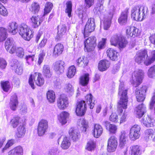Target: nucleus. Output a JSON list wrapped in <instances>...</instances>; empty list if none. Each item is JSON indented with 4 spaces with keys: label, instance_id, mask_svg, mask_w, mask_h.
I'll return each instance as SVG.
<instances>
[{
    "label": "nucleus",
    "instance_id": "a18cd8bd",
    "mask_svg": "<svg viewBox=\"0 0 155 155\" xmlns=\"http://www.w3.org/2000/svg\"><path fill=\"white\" fill-rule=\"evenodd\" d=\"M71 145L68 138L66 136L64 137L61 144V147L64 150L68 149Z\"/></svg>",
    "mask_w": 155,
    "mask_h": 155
},
{
    "label": "nucleus",
    "instance_id": "bf43d9fd",
    "mask_svg": "<svg viewBox=\"0 0 155 155\" xmlns=\"http://www.w3.org/2000/svg\"><path fill=\"white\" fill-rule=\"evenodd\" d=\"M24 51L22 48L19 47L16 49V55L18 57L22 58L24 55Z\"/></svg>",
    "mask_w": 155,
    "mask_h": 155
},
{
    "label": "nucleus",
    "instance_id": "4d7b16f0",
    "mask_svg": "<svg viewBox=\"0 0 155 155\" xmlns=\"http://www.w3.org/2000/svg\"><path fill=\"white\" fill-rule=\"evenodd\" d=\"M30 28L28 27L26 23H23L21 24L19 26V28L18 30L19 33H21L24 32L26 31L29 29Z\"/></svg>",
    "mask_w": 155,
    "mask_h": 155
},
{
    "label": "nucleus",
    "instance_id": "9d476101",
    "mask_svg": "<svg viewBox=\"0 0 155 155\" xmlns=\"http://www.w3.org/2000/svg\"><path fill=\"white\" fill-rule=\"evenodd\" d=\"M117 145V138L114 136L111 137L108 139L107 142V150L109 152H114Z\"/></svg>",
    "mask_w": 155,
    "mask_h": 155
},
{
    "label": "nucleus",
    "instance_id": "7ed1b4c3",
    "mask_svg": "<svg viewBox=\"0 0 155 155\" xmlns=\"http://www.w3.org/2000/svg\"><path fill=\"white\" fill-rule=\"evenodd\" d=\"M35 77H37L36 79H34V81L35 84L38 86H42L44 84L45 82L44 79L41 73L38 72H35L33 76L32 74H30L28 79V83L33 89H34L35 87L33 81V77L35 79Z\"/></svg>",
    "mask_w": 155,
    "mask_h": 155
},
{
    "label": "nucleus",
    "instance_id": "bb28decb",
    "mask_svg": "<svg viewBox=\"0 0 155 155\" xmlns=\"http://www.w3.org/2000/svg\"><path fill=\"white\" fill-rule=\"evenodd\" d=\"M64 63L63 61L59 60L56 61L54 66V70L58 73H62L64 70Z\"/></svg>",
    "mask_w": 155,
    "mask_h": 155
},
{
    "label": "nucleus",
    "instance_id": "a19ab883",
    "mask_svg": "<svg viewBox=\"0 0 155 155\" xmlns=\"http://www.w3.org/2000/svg\"><path fill=\"white\" fill-rule=\"evenodd\" d=\"M131 155H140L141 154V148L138 145H134L130 147Z\"/></svg>",
    "mask_w": 155,
    "mask_h": 155
},
{
    "label": "nucleus",
    "instance_id": "cd10ccee",
    "mask_svg": "<svg viewBox=\"0 0 155 155\" xmlns=\"http://www.w3.org/2000/svg\"><path fill=\"white\" fill-rule=\"evenodd\" d=\"M103 132V129L101 125L99 124L94 125L93 133L95 137L98 138L102 134Z\"/></svg>",
    "mask_w": 155,
    "mask_h": 155
},
{
    "label": "nucleus",
    "instance_id": "864d4df0",
    "mask_svg": "<svg viewBox=\"0 0 155 155\" xmlns=\"http://www.w3.org/2000/svg\"><path fill=\"white\" fill-rule=\"evenodd\" d=\"M70 136L74 141H76L78 138L77 132L76 129L73 128H71L69 131Z\"/></svg>",
    "mask_w": 155,
    "mask_h": 155
},
{
    "label": "nucleus",
    "instance_id": "603ef678",
    "mask_svg": "<svg viewBox=\"0 0 155 155\" xmlns=\"http://www.w3.org/2000/svg\"><path fill=\"white\" fill-rule=\"evenodd\" d=\"M127 41L124 37L122 36L118 43V48L120 49L125 48L127 44Z\"/></svg>",
    "mask_w": 155,
    "mask_h": 155
},
{
    "label": "nucleus",
    "instance_id": "72a5a7b5",
    "mask_svg": "<svg viewBox=\"0 0 155 155\" xmlns=\"http://www.w3.org/2000/svg\"><path fill=\"white\" fill-rule=\"evenodd\" d=\"M21 118L18 116H14L10 120V124L13 128H16L20 124Z\"/></svg>",
    "mask_w": 155,
    "mask_h": 155
},
{
    "label": "nucleus",
    "instance_id": "9b49d317",
    "mask_svg": "<svg viewBox=\"0 0 155 155\" xmlns=\"http://www.w3.org/2000/svg\"><path fill=\"white\" fill-rule=\"evenodd\" d=\"M147 88L146 86H144L140 90L137 89L135 91V95L137 101L139 102L143 101L145 98V93Z\"/></svg>",
    "mask_w": 155,
    "mask_h": 155
},
{
    "label": "nucleus",
    "instance_id": "a878e982",
    "mask_svg": "<svg viewBox=\"0 0 155 155\" xmlns=\"http://www.w3.org/2000/svg\"><path fill=\"white\" fill-rule=\"evenodd\" d=\"M107 53L111 60L113 61L117 60L119 54L116 50L112 48H109L107 51Z\"/></svg>",
    "mask_w": 155,
    "mask_h": 155
},
{
    "label": "nucleus",
    "instance_id": "f03ea898",
    "mask_svg": "<svg viewBox=\"0 0 155 155\" xmlns=\"http://www.w3.org/2000/svg\"><path fill=\"white\" fill-rule=\"evenodd\" d=\"M147 12V7L135 6L133 7L131 10V17L135 21H141L145 18Z\"/></svg>",
    "mask_w": 155,
    "mask_h": 155
},
{
    "label": "nucleus",
    "instance_id": "f704fd0d",
    "mask_svg": "<svg viewBox=\"0 0 155 155\" xmlns=\"http://www.w3.org/2000/svg\"><path fill=\"white\" fill-rule=\"evenodd\" d=\"M8 32L15 34L18 31V26L17 23L15 22H12L9 24L8 27Z\"/></svg>",
    "mask_w": 155,
    "mask_h": 155
},
{
    "label": "nucleus",
    "instance_id": "1a4fd4ad",
    "mask_svg": "<svg viewBox=\"0 0 155 155\" xmlns=\"http://www.w3.org/2000/svg\"><path fill=\"white\" fill-rule=\"evenodd\" d=\"M140 127L137 124L134 125L131 128L129 134L130 138L134 140L139 138L140 136Z\"/></svg>",
    "mask_w": 155,
    "mask_h": 155
},
{
    "label": "nucleus",
    "instance_id": "5701e85b",
    "mask_svg": "<svg viewBox=\"0 0 155 155\" xmlns=\"http://www.w3.org/2000/svg\"><path fill=\"white\" fill-rule=\"evenodd\" d=\"M128 9L126 8L121 13L118 19V22L120 24L124 25L126 24L127 20Z\"/></svg>",
    "mask_w": 155,
    "mask_h": 155
},
{
    "label": "nucleus",
    "instance_id": "6ab92c4d",
    "mask_svg": "<svg viewBox=\"0 0 155 155\" xmlns=\"http://www.w3.org/2000/svg\"><path fill=\"white\" fill-rule=\"evenodd\" d=\"M64 46L60 43L56 44L54 46L53 51V54L55 56H58L62 53L64 50Z\"/></svg>",
    "mask_w": 155,
    "mask_h": 155
},
{
    "label": "nucleus",
    "instance_id": "3c124183",
    "mask_svg": "<svg viewBox=\"0 0 155 155\" xmlns=\"http://www.w3.org/2000/svg\"><path fill=\"white\" fill-rule=\"evenodd\" d=\"M154 131L152 129H149L146 130L144 137L145 140H149L151 139Z\"/></svg>",
    "mask_w": 155,
    "mask_h": 155
},
{
    "label": "nucleus",
    "instance_id": "774afa93",
    "mask_svg": "<svg viewBox=\"0 0 155 155\" xmlns=\"http://www.w3.org/2000/svg\"><path fill=\"white\" fill-rule=\"evenodd\" d=\"M35 56L34 54L26 56L25 59L27 63L30 64L33 62L34 60Z\"/></svg>",
    "mask_w": 155,
    "mask_h": 155
},
{
    "label": "nucleus",
    "instance_id": "c85d7f7f",
    "mask_svg": "<svg viewBox=\"0 0 155 155\" xmlns=\"http://www.w3.org/2000/svg\"><path fill=\"white\" fill-rule=\"evenodd\" d=\"M110 64V63L109 61L106 60H101L98 64V69L102 71H106L109 68Z\"/></svg>",
    "mask_w": 155,
    "mask_h": 155
},
{
    "label": "nucleus",
    "instance_id": "13d9d810",
    "mask_svg": "<svg viewBox=\"0 0 155 155\" xmlns=\"http://www.w3.org/2000/svg\"><path fill=\"white\" fill-rule=\"evenodd\" d=\"M95 146L94 143L92 140H90L87 143L86 149L89 151H91L94 150Z\"/></svg>",
    "mask_w": 155,
    "mask_h": 155
},
{
    "label": "nucleus",
    "instance_id": "09e8293b",
    "mask_svg": "<svg viewBox=\"0 0 155 155\" xmlns=\"http://www.w3.org/2000/svg\"><path fill=\"white\" fill-rule=\"evenodd\" d=\"M7 36V29L3 27H0V42L5 41Z\"/></svg>",
    "mask_w": 155,
    "mask_h": 155
},
{
    "label": "nucleus",
    "instance_id": "4be33fe9",
    "mask_svg": "<svg viewBox=\"0 0 155 155\" xmlns=\"http://www.w3.org/2000/svg\"><path fill=\"white\" fill-rule=\"evenodd\" d=\"M138 30V29L134 26H128L127 27L126 34L128 36L134 37L139 35Z\"/></svg>",
    "mask_w": 155,
    "mask_h": 155
},
{
    "label": "nucleus",
    "instance_id": "c03bdc74",
    "mask_svg": "<svg viewBox=\"0 0 155 155\" xmlns=\"http://www.w3.org/2000/svg\"><path fill=\"white\" fill-rule=\"evenodd\" d=\"M53 7V4L50 2H47L45 4L44 8V12L43 16L47 15L51 11Z\"/></svg>",
    "mask_w": 155,
    "mask_h": 155
},
{
    "label": "nucleus",
    "instance_id": "7c9ffc66",
    "mask_svg": "<svg viewBox=\"0 0 155 155\" xmlns=\"http://www.w3.org/2000/svg\"><path fill=\"white\" fill-rule=\"evenodd\" d=\"M19 34L24 39L28 41H30L33 37L34 35L33 32L30 29L24 32H21Z\"/></svg>",
    "mask_w": 155,
    "mask_h": 155
},
{
    "label": "nucleus",
    "instance_id": "b1692460",
    "mask_svg": "<svg viewBox=\"0 0 155 155\" xmlns=\"http://www.w3.org/2000/svg\"><path fill=\"white\" fill-rule=\"evenodd\" d=\"M67 32V27L65 25H62L60 30L58 31L57 35L55 37L56 41H60L62 37L66 35Z\"/></svg>",
    "mask_w": 155,
    "mask_h": 155
},
{
    "label": "nucleus",
    "instance_id": "aec40b11",
    "mask_svg": "<svg viewBox=\"0 0 155 155\" xmlns=\"http://www.w3.org/2000/svg\"><path fill=\"white\" fill-rule=\"evenodd\" d=\"M23 149L21 146L18 145L10 150L8 153L7 155H23Z\"/></svg>",
    "mask_w": 155,
    "mask_h": 155
},
{
    "label": "nucleus",
    "instance_id": "c9c22d12",
    "mask_svg": "<svg viewBox=\"0 0 155 155\" xmlns=\"http://www.w3.org/2000/svg\"><path fill=\"white\" fill-rule=\"evenodd\" d=\"M46 97L50 103H54L56 97L55 92L52 90H48L46 93Z\"/></svg>",
    "mask_w": 155,
    "mask_h": 155
},
{
    "label": "nucleus",
    "instance_id": "e2e57ef3",
    "mask_svg": "<svg viewBox=\"0 0 155 155\" xmlns=\"http://www.w3.org/2000/svg\"><path fill=\"white\" fill-rule=\"evenodd\" d=\"M109 120L114 123H117L118 121V116L116 113H112L110 116L109 118Z\"/></svg>",
    "mask_w": 155,
    "mask_h": 155
},
{
    "label": "nucleus",
    "instance_id": "ea45409f",
    "mask_svg": "<svg viewBox=\"0 0 155 155\" xmlns=\"http://www.w3.org/2000/svg\"><path fill=\"white\" fill-rule=\"evenodd\" d=\"M122 36L119 34H115L112 35L110 39L111 45L115 46H117L118 43Z\"/></svg>",
    "mask_w": 155,
    "mask_h": 155
},
{
    "label": "nucleus",
    "instance_id": "4468645a",
    "mask_svg": "<svg viewBox=\"0 0 155 155\" xmlns=\"http://www.w3.org/2000/svg\"><path fill=\"white\" fill-rule=\"evenodd\" d=\"M146 55L147 56L146 50L140 51L137 53L135 56V61L138 64H141L143 62Z\"/></svg>",
    "mask_w": 155,
    "mask_h": 155
},
{
    "label": "nucleus",
    "instance_id": "8fccbe9b",
    "mask_svg": "<svg viewBox=\"0 0 155 155\" xmlns=\"http://www.w3.org/2000/svg\"><path fill=\"white\" fill-rule=\"evenodd\" d=\"M66 8L65 10V13L68 14V16L70 18L71 16L72 11V3L71 1H68L66 3Z\"/></svg>",
    "mask_w": 155,
    "mask_h": 155
},
{
    "label": "nucleus",
    "instance_id": "4c0bfd02",
    "mask_svg": "<svg viewBox=\"0 0 155 155\" xmlns=\"http://www.w3.org/2000/svg\"><path fill=\"white\" fill-rule=\"evenodd\" d=\"M89 74H86L81 76L79 79V84L83 86H87L89 81Z\"/></svg>",
    "mask_w": 155,
    "mask_h": 155
},
{
    "label": "nucleus",
    "instance_id": "dca6fc26",
    "mask_svg": "<svg viewBox=\"0 0 155 155\" xmlns=\"http://www.w3.org/2000/svg\"><path fill=\"white\" fill-rule=\"evenodd\" d=\"M12 69L18 74L21 75L23 72V65L22 63L18 61H14L11 65Z\"/></svg>",
    "mask_w": 155,
    "mask_h": 155
},
{
    "label": "nucleus",
    "instance_id": "5fc2aeb1",
    "mask_svg": "<svg viewBox=\"0 0 155 155\" xmlns=\"http://www.w3.org/2000/svg\"><path fill=\"white\" fill-rule=\"evenodd\" d=\"M88 61L87 58L82 56L78 59V65L80 66H85L87 65Z\"/></svg>",
    "mask_w": 155,
    "mask_h": 155
},
{
    "label": "nucleus",
    "instance_id": "58836bf2",
    "mask_svg": "<svg viewBox=\"0 0 155 155\" xmlns=\"http://www.w3.org/2000/svg\"><path fill=\"white\" fill-rule=\"evenodd\" d=\"M126 133L124 131L121 132L119 140V146L121 148H122L126 143L127 140Z\"/></svg>",
    "mask_w": 155,
    "mask_h": 155
},
{
    "label": "nucleus",
    "instance_id": "680f3d73",
    "mask_svg": "<svg viewBox=\"0 0 155 155\" xmlns=\"http://www.w3.org/2000/svg\"><path fill=\"white\" fill-rule=\"evenodd\" d=\"M13 45L12 42L9 38L7 39L5 42V48L7 51Z\"/></svg>",
    "mask_w": 155,
    "mask_h": 155
},
{
    "label": "nucleus",
    "instance_id": "39448f33",
    "mask_svg": "<svg viewBox=\"0 0 155 155\" xmlns=\"http://www.w3.org/2000/svg\"><path fill=\"white\" fill-rule=\"evenodd\" d=\"M68 97L64 94H60L57 100V105L58 108L60 110H65L68 105Z\"/></svg>",
    "mask_w": 155,
    "mask_h": 155
},
{
    "label": "nucleus",
    "instance_id": "6e6d98bb",
    "mask_svg": "<svg viewBox=\"0 0 155 155\" xmlns=\"http://www.w3.org/2000/svg\"><path fill=\"white\" fill-rule=\"evenodd\" d=\"M14 144L13 140H8L5 145L4 147L2 149L1 152L4 153L9 148L12 146Z\"/></svg>",
    "mask_w": 155,
    "mask_h": 155
},
{
    "label": "nucleus",
    "instance_id": "de8ad7c7",
    "mask_svg": "<svg viewBox=\"0 0 155 155\" xmlns=\"http://www.w3.org/2000/svg\"><path fill=\"white\" fill-rule=\"evenodd\" d=\"M93 96L90 94H87L85 97V100L87 104L89 105L90 109H93L94 104L93 101Z\"/></svg>",
    "mask_w": 155,
    "mask_h": 155
},
{
    "label": "nucleus",
    "instance_id": "ddd939ff",
    "mask_svg": "<svg viewBox=\"0 0 155 155\" xmlns=\"http://www.w3.org/2000/svg\"><path fill=\"white\" fill-rule=\"evenodd\" d=\"M18 104L17 95L16 93H14L12 94L10 98L9 105L11 109L13 111L16 110Z\"/></svg>",
    "mask_w": 155,
    "mask_h": 155
},
{
    "label": "nucleus",
    "instance_id": "79ce46f5",
    "mask_svg": "<svg viewBox=\"0 0 155 155\" xmlns=\"http://www.w3.org/2000/svg\"><path fill=\"white\" fill-rule=\"evenodd\" d=\"M40 9V6L39 4L37 2H33L29 8L30 11L35 14L38 13Z\"/></svg>",
    "mask_w": 155,
    "mask_h": 155
},
{
    "label": "nucleus",
    "instance_id": "f8f14e48",
    "mask_svg": "<svg viewBox=\"0 0 155 155\" xmlns=\"http://www.w3.org/2000/svg\"><path fill=\"white\" fill-rule=\"evenodd\" d=\"M69 116L70 114L68 112L64 111L61 112L58 115L57 118L61 125H63L67 123L68 119H69Z\"/></svg>",
    "mask_w": 155,
    "mask_h": 155
},
{
    "label": "nucleus",
    "instance_id": "338daca9",
    "mask_svg": "<svg viewBox=\"0 0 155 155\" xmlns=\"http://www.w3.org/2000/svg\"><path fill=\"white\" fill-rule=\"evenodd\" d=\"M82 128H83L82 130L84 132H86V129L88 127V122L84 119H83L81 121Z\"/></svg>",
    "mask_w": 155,
    "mask_h": 155
},
{
    "label": "nucleus",
    "instance_id": "20e7f679",
    "mask_svg": "<svg viewBox=\"0 0 155 155\" xmlns=\"http://www.w3.org/2000/svg\"><path fill=\"white\" fill-rule=\"evenodd\" d=\"M134 77L133 80L131 81V83L134 87H136L142 83L144 73L142 70H138L134 71Z\"/></svg>",
    "mask_w": 155,
    "mask_h": 155
},
{
    "label": "nucleus",
    "instance_id": "2f4dec72",
    "mask_svg": "<svg viewBox=\"0 0 155 155\" xmlns=\"http://www.w3.org/2000/svg\"><path fill=\"white\" fill-rule=\"evenodd\" d=\"M104 126L106 127V129L110 133L115 134L116 133L117 128L116 126L111 124L107 121H105L104 123Z\"/></svg>",
    "mask_w": 155,
    "mask_h": 155
},
{
    "label": "nucleus",
    "instance_id": "37998d69",
    "mask_svg": "<svg viewBox=\"0 0 155 155\" xmlns=\"http://www.w3.org/2000/svg\"><path fill=\"white\" fill-rule=\"evenodd\" d=\"M42 73L44 76L46 78H50L51 76V73L49 66L44 65L42 69Z\"/></svg>",
    "mask_w": 155,
    "mask_h": 155
},
{
    "label": "nucleus",
    "instance_id": "f3484780",
    "mask_svg": "<svg viewBox=\"0 0 155 155\" xmlns=\"http://www.w3.org/2000/svg\"><path fill=\"white\" fill-rule=\"evenodd\" d=\"M42 20L38 15H33L30 18V23L33 28H38L41 24Z\"/></svg>",
    "mask_w": 155,
    "mask_h": 155
},
{
    "label": "nucleus",
    "instance_id": "393cba45",
    "mask_svg": "<svg viewBox=\"0 0 155 155\" xmlns=\"http://www.w3.org/2000/svg\"><path fill=\"white\" fill-rule=\"evenodd\" d=\"M146 112V107L143 104L139 105L135 109V113L138 118L142 117Z\"/></svg>",
    "mask_w": 155,
    "mask_h": 155
},
{
    "label": "nucleus",
    "instance_id": "052dcab7",
    "mask_svg": "<svg viewBox=\"0 0 155 155\" xmlns=\"http://www.w3.org/2000/svg\"><path fill=\"white\" fill-rule=\"evenodd\" d=\"M148 75L150 78H153L155 76V65L151 67L149 69Z\"/></svg>",
    "mask_w": 155,
    "mask_h": 155
},
{
    "label": "nucleus",
    "instance_id": "a211bd4d",
    "mask_svg": "<svg viewBox=\"0 0 155 155\" xmlns=\"http://www.w3.org/2000/svg\"><path fill=\"white\" fill-rule=\"evenodd\" d=\"M141 122L147 127H153L155 124L154 120L148 115L144 116L141 120Z\"/></svg>",
    "mask_w": 155,
    "mask_h": 155
},
{
    "label": "nucleus",
    "instance_id": "423d86ee",
    "mask_svg": "<svg viewBox=\"0 0 155 155\" xmlns=\"http://www.w3.org/2000/svg\"><path fill=\"white\" fill-rule=\"evenodd\" d=\"M96 38L94 36H91L88 38L84 41V50L87 52L93 50L96 46Z\"/></svg>",
    "mask_w": 155,
    "mask_h": 155
},
{
    "label": "nucleus",
    "instance_id": "f257e3e1",
    "mask_svg": "<svg viewBox=\"0 0 155 155\" xmlns=\"http://www.w3.org/2000/svg\"><path fill=\"white\" fill-rule=\"evenodd\" d=\"M127 91V90L124 87V83L120 82L119 86L118 92L120 100L118 103L117 108L118 110L121 113L123 111L122 108L126 109L127 108L128 102Z\"/></svg>",
    "mask_w": 155,
    "mask_h": 155
},
{
    "label": "nucleus",
    "instance_id": "0e129e2a",
    "mask_svg": "<svg viewBox=\"0 0 155 155\" xmlns=\"http://www.w3.org/2000/svg\"><path fill=\"white\" fill-rule=\"evenodd\" d=\"M65 91L68 93H71L74 91V87L70 84H67L65 87Z\"/></svg>",
    "mask_w": 155,
    "mask_h": 155
},
{
    "label": "nucleus",
    "instance_id": "6e6552de",
    "mask_svg": "<svg viewBox=\"0 0 155 155\" xmlns=\"http://www.w3.org/2000/svg\"><path fill=\"white\" fill-rule=\"evenodd\" d=\"M48 128V122L45 119H42L39 122L37 127V134L40 136H43Z\"/></svg>",
    "mask_w": 155,
    "mask_h": 155
},
{
    "label": "nucleus",
    "instance_id": "c756f323",
    "mask_svg": "<svg viewBox=\"0 0 155 155\" xmlns=\"http://www.w3.org/2000/svg\"><path fill=\"white\" fill-rule=\"evenodd\" d=\"M26 131V129L25 124L20 125L17 128V132L15 134V136L19 138L23 137L25 135Z\"/></svg>",
    "mask_w": 155,
    "mask_h": 155
},
{
    "label": "nucleus",
    "instance_id": "473e14b6",
    "mask_svg": "<svg viewBox=\"0 0 155 155\" xmlns=\"http://www.w3.org/2000/svg\"><path fill=\"white\" fill-rule=\"evenodd\" d=\"M155 61V50L151 52L150 56L148 57L144 61V64L146 66L151 64Z\"/></svg>",
    "mask_w": 155,
    "mask_h": 155
},
{
    "label": "nucleus",
    "instance_id": "2eb2a0df",
    "mask_svg": "<svg viewBox=\"0 0 155 155\" xmlns=\"http://www.w3.org/2000/svg\"><path fill=\"white\" fill-rule=\"evenodd\" d=\"M111 11L109 13L108 19L105 18L104 21V30H107L110 26L111 19L113 17L115 8L113 6H111Z\"/></svg>",
    "mask_w": 155,
    "mask_h": 155
},
{
    "label": "nucleus",
    "instance_id": "412c9836",
    "mask_svg": "<svg viewBox=\"0 0 155 155\" xmlns=\"http://www.w3.org/2000/svg\"><path fill=\"white\" fill-rule=\"evenodd\" d=\"M87 110V106L85 101H81L78 103V116L84 115Z\"/></svg>",
    "mask_w": 155,
    "mask_h": 155
},
{
    "label": "nucleus",
    "instance_id": "0eeeda50",
    "mask_svg": "<svg viewBox=\"0 0 155 155\" xmlns=\"http://www.w3.org/2000/svg\"><path fill=\"white\" fill-rule=\"evenodd\" d=\"M95 28V23L94 19L93 18H91L89 19L85 25V27L83 32L84 37H87L89 34L94 30Z\"/></svg>",
    "mask_w": 155,
    "mask_h": 155
},
{
    "label": "nucleus",
    "instance_id": "49530a36",
    "mask_svg": "<svg viewBox=\"0 0 155 155\" xmlns=\"http://www.w3.org/2000/svg\"><path fill=\"white\" fill-rule=\"evenodd\" d=\"M76 72V69L74 66H71L69 67L66 72L67 77L69 78L73 77Z\"/></svg>",
    "mask_w": 155,
    "mask_h": 155
},
{
    "label": "nucleus",
    "instance_id": "69168bd1",
    "mask_svg": "<svg viewBox=\"0 0 155 155\" xmlns=\"http://www.w3.org/2000/svg\"><path fill=\"white\" fill-rule=\"evenodd\" d=\"M0 14L3 16H6L8 15L7 10L3 5L0 8Z\"/></svg>",
    "mask_w": 155,
    "mask_h": 155
},
{
    "label": "nucleus",
    "instance_id": "e433bc0d",
    "mask_svg": "<svg viewBox=\"0 0 155 155\" xmlns=\"http://www.w3.org/2000/svg\"><path fill=\"white\" fill-rule=\"evenodd\" d=\"M0 85L2 90L5 92H8L11 88L10 83L8 81H2Z\"/></svg>",
    "mask_w": 155,
    "mask_h": 155
}]
</instances>
